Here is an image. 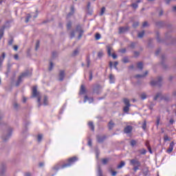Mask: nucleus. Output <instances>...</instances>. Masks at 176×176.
Wrapping results in <instances>:
<instances>
[{
  "instance_id": "obj_36",
  "label": "nucleus",
  "mask_w": 176,
  "mask_h": 176,
  "mask_svg": "<svg viewBox=\"0 0 176 176\" xmlns=\"http://www.w3.org/2000/svg\"><path fill=\"white\" fill-rule=\"evenodd\" d=\"M98 175L102 176V172L101 171V169H100V168H98Z\"/></svg>"
},
{
  "instance_id": "obj_17",
  "label": "nucleus",
  "mask_w": 176,
  "mask_h": 176,
  "mask_svg": "<svg viewBox=\"0 0 176 176\" xmlns=\"http://www.w3.org/2000/svg\"><path fill=\"white\" fill-rule=\"evenodd\" d=\"M110 83H115V76L112 74L109 76Z\"/></svg>"
},
{
  "instance_id": "obj_23",
  "label": "nucleus",
  "mask_w": 176,
  "mask_h": 176,
  "mask_svg": "<svg viewBox=\"0 0 176 176\" xmlns=\"http://www.w3.org/2000/svg\"><path fill=\"white\" fill-rule=\"evenodd\" d=\"M148 74V72L146 71L144 75L138 74L136 76V78H144V76H146Z\"/></svg>"
},
{
  "instance_id": "obj_55",
  "label": "nucleus",
  "mask_w": 176,
  "mask_h": 176,
  "mask_svg": "<svg viewBox=\"0 0 176 176\" xmlns=\"http://www.w3.org/2000/svg\"><path fill=\"white\" fill-rule=\"evenodd\" d=\"M87 67L89 68V67H90V60L87 59Z\"/></svg>"
},
{
  "instance_id": "obj_54",
  "label": "nucleus",
  "mask_w": 176,
  "mask_h": 176,
  "mask_svg": "<svg viewBox=\"0 0 176 176\" xmlns=\"http://www.w3.org/2000/svg\"><path fill=\"white\" fill-rule=\"evenodd\" d=\"M116 174H117L116 171H112L111 172V175H113V176H116Z\"/></svg>"
},
{
  "instance_id": "obj_40",
  "label": "nucleus",
  "mask_w": 176,
  "mask_h": 176,
  "mask_svg": "<svg viewBox=\"0 0 176 176\" xmlns=\"http://www.w3.org/2000/svg\"><path fill=\"white\" fill-rule=\"evenodd\" d=\"M71 10H72L71 12H69L68 14V17H69V16L74 14V7L71 8Z\"/></svg>"
},
{
  "instance_id": "obj_53",
  "label": "nucleus",
  "mask_w": 176,
  "mask_h": 176,
  "mask_svg": "<svg viewBox=\"0 0 176 176\" xmlns=\"http://www.w3.org/2000/svg\"><path fill=\"white\" fill-rule=\"evenodd\" d=\"M14 58L15 60H19V55L15 54V55L14 56Z\"/></svg>"
},
{
  "instance_id": "obj_46",
  "label": "nucleus",
  "mask_w": 176,
  "mask_h": 176,
  "mask_svg": "<svg viewBox=\"0 0 176 176\" xmlns=\"http://www.w3.org/2000/svg\"><path fill=\"white\" fill-rule=\"evenodd\" d=\"M156 123H157V126H159V124H160V118H157V122H156Z\"/></svg>"
},
{
  "instance_id": "obj_60",
  "label": "nucleus",
  "mask_w": 176,
  "mask_h": 176,
  "mask_svg": "<svg viewBox=\"0 0 176 176\" xmlns=\"http://www.w3.org/2000/svg\"><path fill=\"white\" fill-rule=\"evenodd\" d=\"M120 52H121V53H126V50H125V49L121 50H120Z\"/></svg>"
},
{
  "instance_id": "obj_56",
  "label": "nucleus",
  "mask_w": 176,
  "mask_h": 176,
  "mask_svg": "<svg viewBox=\"0 0 176 176\" xmlns=\"http://www.w3.org/2000/svg\"><path fill=\"white\" fill-rule=\"evenodd\" d=\"M146 26H148V22H144L143 23V27H146Z\"/></svg>"
},
{
  "instance_id": "obj_18",
  "label": "nucleus",
  "mask_w": 176,
  "mask_h": 176,
  "mask_svg": "<svg viewBox=\"0 0 176 176\" xmlns=\"http://www.w3.org/2000/svg\"><path fill=\"white\" fill-rule=\"evenodd\" d=\"M113 127H115V124L113 123V122L110 121L109 122V130H112V129H113Z\"/></svg>"
},
{
  "instance_id": "obj_8",
  "label": "nucleus",
  "mask_w": 176,
  "mask_h": 176,
  "mask_svg": "<svg viewBox=\"0 0 176 176\" xmlns=\"http://www.w3.org/2000/svg\"><path fill=\"white\" fill-rule=\"evenodd\" d=\"M130 164L133 166H141V163H140L137 160H131Z\"/></svg>"
},
{
  "instance_id": "obj_29",
  "label": "nucleus",
  "mask_w": 176,
  "mask_h": 176,
  "mask_svg": "<svg viewBox=\"0 0 176 176\" xmlns=\"http://www.w3.org/2000/svg\"><path fill=\"white\" fill-rule=\"evenodd\" d=\"M124 102L125 105H130V101L127 98L124 99Z\"/></svg>"
},
{
  "instance_id": "obj_51",
  "label": "nucleus",
  "mask_w": 176,
  "mask_h": 176,
  "mask_svg": "<svg viewBox=\"0 0 176 176\" xmlns=\"http://www.w3.org/2000/svg\"><path fill=\"white\" fill-rule=\"evenodd\" d=\"M43 166H45V163L44 162H40L39 163V167H43Z\"/></svg>"
},
{
  "instance_id": "obj_47",
  "label": "nucleus",
  "mask_w": 176,
  "mask_h": 176,
  "mask_svg": "<svg viewBox=\"0 0 176 176\" xmlns=\"http://www.w3.org/2000/svg\"><path fill=\"white\" fill-rule=\"evenodd\" d=\"M37 49H39V41H37L36 43V50H37Z\"/></svg>"
},
{
  "instance_id": "obj_5",
  "label": "nucleus",
  "mask_w": 176,
  "mask_h": 176,
  "mask_svg": "<svg viewBox=\"0 0 176 176\" xmlns=\"http://www.w3.org/2000/svg\"><path fill=\"white\" fill-rule=\"evenodd\" d=\"M37 17H38V14H34V13L28 14L25 19V23H28V21H30V20H31V19L32 18H33L32 20H34Z\"/></svg>"
},
{
  "instance_id": "obj_58",
  "label": "nucleus",
  "mask_w": 176,
  "mask_h": 176,
  "mask_svg": "<svg viewBox=\"0 0 176 176\" xmlns=\"http://www.w3.org/2000/svg\"><path fill=\"white\" fill-rule=\"evenodd\" d=\"M88 145L89 146H91V140L88 141Z\"/></svg>"
},
{
  "instance_id": "obj_61",
  "label": "nucleus",
  "mask_w": 176,
  "mask_h": 176,
  "mask_svg": "<svg viewBox=\"0 0 176 176\" xmlns=\"http://www.w3.org/2000/svg\"><path fill=\"white\" fill-rule=\"evenodd\" d=\"M148 149L150 153H152V149L151 148V147H148Z\"/></svg>"
},
{
  "instance_id": "obj_41",
  "label": "nucleus",
  "mask_w": 176,
  "mask_h": 176,
  "mask_svg": "<svg viewBox=\"0 0 176 176\" xmlns=\"http://www.w3.org/2000/svg\"><path fill=\"white\" fill-rule=\"evenodd\" d=\"M122 61L123 63H127L129 61V58L127 57L123 58Z\"/></svg>"
},
{
  "instance_id": "obj_50",
  "label": "nucleus",
  "mask_w": 176,
  "mask_h": 176,
  "mask_svg": "<svg viewBox=\"0 0 176 176\" xmlns=\"http://www.w3.org/2000/svg\"><path fill=\"white\" fill-rule=\"evenodd\" d=\"M71 22L68 23L67 25V30H69V28H71Z\"/></svg>"
},
{
  "instance_id": "obj_39",
  "label": "nucleus",
  "mask_w": 176,
  "mask_h": 176,
  "mask_svg": "<svg viewBox=\"0 0 176 176\" xmlns=\"http://www.w3.org/2000/svg\"><path fill=\"white\" fill-rule=\"evenodd\" d=\"M102 56H104V52H99L98 53V56L99 58L102 57Z\"/></svg>"
},
{
  "instance_id": "obj_34",
  "label": "nucleus",
  "mask_w": 176,
  "mask_h": 176,
  "mask_svg": "<svg viewBox=\"0 0 176 176\" xmlns=\"http://www.w3.org/2000/svg\"><path fill=\"white\" fill-rule=\"evenodd\" d=\"M105 13V7L102 8L100 11V16H102Z\"/></svg>"
},
{
  "instance_id": "obj_43",
  "label": "nucleus",
  "mask_w": 176,
  "mask_h": 176,
  "mask_svg": "<svg viewBox=\"0 0 176 176\" xmlns=\"http://www.w3.org/2000/svg\"><path fill=\"white\" fill-rule=\"evenodd\" d=\"M132 8H133V9H137L138 8V4L137 3L132 4Z\"/></svg>"
},
{
  "instance_id": "obj_26",
  "label": "nucleus",
  "mask_w": 176,
  "mask_h": 176,
  "mask_svg": "<svg viewBox=\"0 0 176 176\" xmlns=\"http://www.w3.org/2000/svg\"><path fill=\"white\" fill-rule=\"evenodd\" d=\"M140 97H141V99H142V100H146V94L142 93V94L140 95Z\"/></svg>"
},
{
  "instance_id": "obj_38",
  "label": "nucleus",
  "mask_w": 176,
  "mask_h": 176,
  "mask_svg": "<svg viewBox=\"0 0 176 176\" xmlns=\"http://www.w3.org/2000/svg\"><path fill=\"white\" fill-rule=\"evenodd\" d=\"M136 144H137V142L135 140H131V146H134Z\"/></svg>"
},
{
  "instance_id": "obj_45",
  "label": "nucleus",
  "mask_w": 176,
  "mask_h": 176,
  "mask_svg": "<svg viewBox=\"0 0 176 176\" xmlns=\"http://www.w3.org/2000/svg\"><path fill=\"white\" fill-rule=\"evenodd\" d=\"M139 25V23L138 22H135L133 24V27H134L135 28V27H138Z\"/></svg>"
},
{
  "instance_id": "obj_33",
  "label": "nucleus",
  "mask_w": 176,
  "mask_h": 176,
  "mask_svg": "<svg viewBox=\"0 0 176 176\" xmlns=\"http://www.w3.org/2000/svg\"><path fill=\"white\" fill-rule=\"evenodd\" d=\"M96 41H98L99 39H101V34H100L99 33H97L96 34Z\"/></svg>"
},
{
  "instance_id": "obj_37",
  "label": "nucleus",
  "mask_w": 176,
  "mask_h": 176,
  "mask_svg": "<svg viewBox=\"0 0 176 176\" xmlns=\"http://www.w3.org/2000/svg\"><path fill=\"white\" fill-rule=\"evenodd\" d=\"M73 54H74V56H76L77 54H79V50L77 49V50H74L73 52Z\"/></svg>"
},
{
  "instance_id": "obj_11",
  "label": "nucleus",
  "mask_w": 176,
  "mask_h": 176,
  "mask_svg": "<svg viewBox=\"0 0 176 176\" xmlns=\"http://www.w3.org/2000/svg\"><path fill=\"white\" fill-rule=\"evenodd\" d=\"M89 102V104H91V102H93V101H94V100L93 99V98H89L87 96H85V100H84V102Z\"/></svg>"
},
{
  "instance_id": "obj_4",
  "label": "nucleus",
  "mask_w": 176,
  "mask_h": 176,
  "mask_svg": "<svg viewBox=\"0 0 176 176\" xmlns=\"http://www.w3.org/2000/svg\"><path fill=\"white\" fill-rule=\"evenodd\" d=\"M157 98H161L162 100H165V101H168L169 100L168 96L166 97V95L162 96V93H157L155 96L153 98L154 101H156Z\"/></svg>"
},
{
  "instance_id": "obj_30",
  "label": "nucleus",
  "mask_w": 176,
  "mask_h": 176,
  "mask_svg": "<svg viewBox=\"0 0 176 176\" xmlns=\"http://www.w3.org/2000/svg\"><path fill=\"white\" fill-rule=\"evenodd\" d=\"M145 32L143 31V32H139L138 33V38H142L144 35Z\"/></svg>"
},
{
  "instance_id": "obj_13",
  "label": "nucleus",
  "mask_w": 176,
  "mask_h": 176,
  "mask_svg": "<svg viewBox=\"0 0 176 176\" xmlns=\"http://www.w3.org/2000/svg\"><path fill=\"white\" fill-rule=\"evenodd\" d=\"M6 57V54H5V52H3L2 56H0V68H1L2 63H3V60H5Z\"/></svg>"
},
{
  "instance_id": "obj_16",
  "label": "nucleus",
  "mask_w": 176,
  "mask_h": 176,
  "mask_svg": "<svg viewBox=\"0 0 176 176\" xmlns=\"http://www.w3.org/2000/svg\"><path fill=\"white\" fill-rule=\"evenodd\" d=\"M129 30L127 28H119V32L120 34H123V32H126Z\"/></svg>"
},
{
  "instance_id": "obj_59",
  "label": "nucleus",
  "mask_w": 176,
  "mask_h": 176,
  "mask_svg": "<svg viewBox=\"0 0 176 176\" xmlns=\"http://www.w3.org/2000/svg\"><path fill=\"white\" fill-rule=\"evenodd\" d=\"M27 101V99L25 97L23 98V102H25Z\"/></svg>"
},
{
  "instance_id": "obj_9",
  "label": "nucleus",
  "mask_w": 176,
  "mask_h": 176,
  "mask_svg": "<svg viewBox=\"0 0 176 176\" xmlns=\"http://www.w3.org/2000/svg\"><path fill=\"white\" fill-rule=\"evenodd\" d=\"M162 80H163V78L158 77L156 80L151 81V85L153 86H155V85H159Z\"/></svg>"
},
{
  "instance_id": "obj_31",
  "label": "nucleus",
  "mask_w": 176,
  "mask_h": 176,
  "mask_svg": "<svg viewBox=\"0 0 176 176\" xmlns=\"http://www.w3.org/2000/svg\"><path fill=\"white\" fill-rule=\"evenodd\" d=\"M164 141H171V138H170L168 135H165L164 137Z\"/></svg>"
},
{
  "instance_id": "obj_52",
  "label": "nucleus",
  "mask_w": 176,
  "mask_h": 176,
  "mask_svg": "<svg viewBox=\"0 0 176 176\" xmlns=\"http://www.w3.org/2000/svg\"><path fill=\"white\" fill-rule=\"evenodd\" d=\"M74 36H75V32H72L71 38H74Z\"/></svg>"
},
{
  "instance_id": "obj_6",
  "label": "nucleus",
  "mask_w": 176,
  "mask_h": 176,
  "mask_svg": "<svg viewBox=\"0 0 176 176\" xmlns=\"http://www.w3.org/2000/svg\"><path fill=\"white\" fill-rule=\"evenodd\" d=\"M107 53L109 56H111V57H113L114 60L118 58V56H116L115 53H113L112 54H111L112 52V47H111L109 45H107Z\"/></svg>"
},
{
  "instance_id": "obj_49",
  "label": "nucleus",
  "mask_w": 176,
  "mask_h": 176,
  "mask_svg": "<svg viewBox=\"0 0 176 176\" xmlns=\"http://www.w3.org/2000/svg\"><path fill=\"white\" fill-rule=\"evenodd\" d=\"M133 167H134V168H133L134 171H137V170H138L140 166L138 165V166H133Z\"/></svg>"
},
{
  "instance_id": "obj_21",
  "label": "nucleus",
  "mask_w": 176,
  "mask_h": 176,
  "mask_svg": "<svg viewBox=\"0 0 176 176\" xmlns=\"http://www.w3.org/2000/svg\"><path fill=\"white\" fill-rule=\"evenodd\" d=\"M3 30H5V26H3L0 30V41L2 39V36H3Z\"/></svg>"
},
{
  "instance_id": "obj_2",
  "label": "nucleus",
  "mask_w": 176,
  "mask_h": 176,
  "mask_svg": "<svg viewBox=\"0 0 176 176\" xmlns=\"http://www.w3.org/2000/svg\"><path fill=\"white\" fill-rule=\"evenodd\" d=\"M32 74V70H26L25 72H23L19 78L18 80L16 81V86H19L20 83L23 81V79L24 78H28V76H31V74Z\"/></svg>"
},
{
  "instance_id": "obj_32",
  "label": "nucleus",
  "mask_w": 176,
  "mask_h": 176,
  "mask_svg": "<svg viewBox=\"0 0 176 176\" xmlns=\"http://www.w3.org/2000/svg\"><path fill=\"white\" fill-rule=\"evenodd\" d=\"M102 164H107V163H108V162H109V160L108 158H105L102 160Z\"/></svg>"
},
{
  "instance_id": "obj_62",
  "label": "nucleus",
  "mask_w": 176,
  "mask_h": 176,
  "mask_svg": "<svg viewBox=\"0 0 176 176\" xmlns=\"http://www.w3.org/2000/svg\"><path fill=\"white\" fill-rule=\"evenodd\" d=\"M142 155H145V153H146V151L143 150V151L142 152Z\"/></svg>"
},
{
  "instance_id": "obj_15",
  "label": "nucleus",
  "mask_w": 176,
  "mask_h": 176,
  "mask_svg": "<svg viewBox=\"0 0 176 176\" xmlns=\"http://www.w3.org/2000/svg\"><path fill=\"white\" fill-rule=\"evenodd\" d=\"M64 76H65V73L61 70L59 74V80H64Z\"/></svg>"
},
{
  "instance_id": "obj_48",
  "label": "nucleus",
  "mask_w": 176,
  "mask_h": 176,
  "mask_svg": "<svg viewBox=\"0 0 176 176\" xmlns=\"http://www.w3.org/2000/svg\"><path fill=\"white\" fill-rule=\"evenodd\" d=\"M119 63H118V62H115L114 63V64H113V66H114V68L116 69H118V68L116 67H118V65Z\"/></svg>"
},
{
  "instance_id": "obj_14",
  "label": "nucleus",
  "mask_w": 176,
  "mask_h": 176,
  "mask_svg": "<svg viewBox=\"0 0 176 176\" xmlns=\"http://www.w3.org/2000/svg\"><path fill=\"white\" fill-rule=\"evenodd\" d=\"M43 104L45 106L49 105V98H47V96H44L43 99Z\"/></svg>"
},
{
  "instance_id": "obj_28",
  "label": "nucleus",
  "mask_w": 176,
  "mask_h": 176,
  "mask_svg": "<svg viewBox=\"0 0 176 176\" xmlns=\"http://www.w3.org/2000/svg\"><path fill=\"white\" fill-rule=\"evenodd\" d=\"M42 138H43V135H42V134H39L37 138L38 142H41V141H42Z\"/></svg>"
},
{
  "instance_id": "obj_7",
  "label": "nucleus",
  "mask_w": 176,
  "mask_h": 176,
  "mask_svg": "<svg viewBox=\"0 0 176 176\" xmlns=\"http://www.w3.org/2000/svg\"><path fill=\"white\" fill-rule=\"evenodd\" d=\"M12 135V128H10L8 129V133L6 136L3 137V140L8 141L10 138V136Z\"/></svg>"
},
{
  "instance_id": "obj_22",
  "label": "nucleus",
  "mask_w": 176,
  "mask_h": 176,
  "mask_svg": "<svg viewBox=\"0 0 176 176\" xmlns=\"http://www.w3.org/2000/svg\"><path fill=\"white\" fill-rule=\"evenodd\" d=\"M89 127L92 130V131H94V125L93 124V122H89L88 123Z\"/></svg>"
},
{
  "instance_id": "obj_25",
  "label": "nucleus",
  "mask_w": 176,
  "mask_h": 176,
  "mask_svg": "<svg viewBox=\"0 0 176 176\" xmlns=\"http://www.w3.org/2000/svg\"><path fill=\"white\" fill-rule=\"evenodd\" d=\"M130 106L131 105H126V107H124L123 109L124 112H129L130 110Z\"/></svg>"
},
{
  "instance_id": "obj_44",
  "label": "nucleus",
  "mask_w": 176,
  "mask_h": 176,
  "mask_svg": "<svg viewBox=\"0 0 176 176\" xmlns=\"http://www.w3.org/2000/svg\"><path fill=\"white\" fill-rule=\"evenodd\" d=\"M93 79V73L91 72H89V80H92Z\"/></svg>"
},
{
  "instance_id": "obj_35",
  "label": "nucleus",
  "mask_w": 176,
  "mask_h": 176,
  "mask_svg": "<svg viewBox=\"0 0 176 176\" xmlns=\"http://www.w3.org/2000/svg\"><path fill=\"white\" fill-rule=\"evenodd\" d=\"M142 129L143 130H146V121L144 120L143 124H142Z\"/></svg>"
},
{
  "instance_id": "obj_3",
  "label": "nucleus",
  "mask_w": 176,
  "mask_h": 176,
  "mask_svg": "<svg viewBox=\"0 0 176 176\" xmlns=\"http://www.w3.org/2000/svg\"><path fill=\"white\" fill-rule=\"evenodd\" d=\"M32 95L33 97H37L38 98V107H41V105H42V103H41V98L40 95H39V92H38V88L36 87V86L33 87L32 88Z\"/></svg>"
},
{
  "instance_id": "obj_1",
  "label": "nucleus",
  "mask_w": 176,
  "mask_h": 176,
  "mask_svg": "<svg viewBox=\"0 0 176 176\" xmlns=\"http://www.w3.org/2000/svg\"><path fill=\"white\" fill-rule=\"evenodd\" d=\"M77 160H78V158L76 157H73L72 158H69L68 160L67 164H65L60 167L55 166L54 167V170H60V168H65L66 167H71V166H72V164Z\"/></svg>"
},
{
  "instance_id": "obj_27",
  "label": "nucleus",
  "mask_w": 176,
  "mask_h": 176,
  "mask_svg": "<svg viewBox=\"0 0 176 176\" xmlns=\"http://www.w3.org/2000/svg\"><path fill=\"white\" fill-rule=\"evenodd\" d=\"M143 67H144V65L142 64V63L140 62V63H138V68L139 69H142Z\"/></svg>"
},
{
  "instance_id": "obj_42",
  "label": "nucleus",
  "mask_w": 176,
  "mask_h": 176,
  "mask_svg": "<svg viewBox=\"0 0 176 176\" xmlns=\"http://www.w3.org/2000/svg\"><path fill=\"white\" fill-rule=\"evenodd\" d=\"M49 69L50 71H52L53 69V63L52 62H50Z\"/></svg>"
},
{
  "instance_id": "obj_64",
  "label": "nucleus",
  "mask_w": 176,
  "mask_h": 176,
  "mask_svg": "<svg viewBox=\"0 0 176 176\" xmlns=\"http://www.w3.org/2000/svg\"><path fill=\"white\" fill-rule=\"evenodd\" d=\"M25 176H31V173H26Z\"/></svg>"
},
{
  "instance_id": "obj_20",
  "label": "nucleus",
  "mask_w": 176,
  "mask_h": 176,
  "mask_svg": "<svg viewBox=\"0 0 176 176\" xmlns=\"http://www.w3.org/2000/svg\"><path fill=\"white\" fill-rule=\"evenodd\" d=\"M104 140H105V138L102 137V136H97V141L98 142H102V141H104Z\"/></svg>"
},
{
  "instance_id": "obj_19",
  "label": "nucleus",
  "mask_w": 176,
  "mask_h": 176,
  "mask_svg": "<svg viewBox=\"0 0 176 176\" xmlns=\"http://www.w3.org/2000/svg\"><path fill=\"white\" fill-rule=\"evenodd\" d=\"M86 93V89H85V86L81 85L80 94H85Z\"/></svg>"
},
{
  "instance_id": "obj_63",
  "label": "nucleus",
  "mask_w": 176,
  "mask_h": 176,
  "mask_svg": "<svg viewBox=\"0 0 176 176\" xmlns=\"http://www.w3.org/2000/svg\"><path fill=\"white\" fill-rule=\"evenodd\" d=\"M87 8H88V9H90V3H88V4H87Z\"/></svg>"
},
{
  "instance_id": "obj_10",
  "label": "nucleus",
  "mask_w": 176,
  "mask_h": 176,
  "mask_svg": "<svg viewBox=\"0 0 176 176\" xmlns=\"http://www.w3.org/2000/svg\"><path fill=\"white\" fill-rule=\"evenodd\" d=\"M174 145H175V144L174 143V142H172L170 145H169V148L167 149L166 152L167 153H171V152H173V149H174Z\"/></svg>"
},
{
  "instance_id": "obj_57",
  "label": "nucleus",
  "mask_w": 176,
  "mask_h": 176,
  "mask_svg": "<svg viewBox=\"0 0 176 176\" xmlns=\"http://www.w3.org/2000/svg\"><path fill=\"white\" fill-rule=\"evenodd\" d=\"M18 49H19V47H18L17 45H15V46L14 47V50L17 51Z\"/></svg>"
},
{
  "instance_id": "obj_24",
  "label": "nucleus",
  "mask_w": 176,
  "mask_h": 176,
  "mask_svg": "<svg viewBox=\"0 0 176 176\" xmlns=\"http://www.w3.org/2000/svg\"><path fill=\"white\" fill-rule=\"evenodd\" d=\"M126 163L122 161L120 164L117 166V168H122V167H124Z\"/></svg>"
},
{
  "instance_id": "obj_12",
  "label": "nucleus",
  "mask_w": 176,
  "mask_h": 176,
  "mask_svg": "<svg viewBox=\"0 0 176 176\" xmlns=\"http://www.w3.org/2000/svg\"><path fill=\"white\" fill-rule=\"evenodd\" d=\"M131 130H133L131 126H127L126 127H125L124 131V133H126V134H129V133H131Z\"/></svg>"
}]
</instances>
